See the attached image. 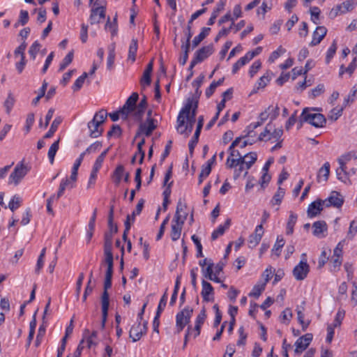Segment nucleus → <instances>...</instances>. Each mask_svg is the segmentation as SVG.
I'll list each match as a JSON object with an SVG mask.
<instances>
[{
	"mask_svg": "<svg viewBox=\"0 0 357 357\" xmlns=\"http://www.w3.org/2000/svg\"><path fill=\"white\" fill-rule=\"evenodd\" d=\"M107 114L106 110L102 109L96 112L93 119L88 123L87 126L91 137L96 138L102 135L103 132L102 125L106 121Z\"/></svg>",
	"mask_w": 357,
	"mask_h": 357,
	"instance_id": "obj_1",
	"label": "nucleus"
},
{
	"mask_svg": "<svg viewBox=\"0 0 357 357\" xmlns=\"http://www.w3.org/2000/svg\"><path fill=\"white\" fill-rule=\"evenodd\" d=\"M198 107V100H194L192 98H188L184 107L180 111L176 122L178 123V128L184 126L185 117L195 119L197 109Z\"/></svg>",
	"mask_w": 357,
	"mask_h": 357,
	"instance_id": "obj_2",
	"label": "nucleus"
},
{
	"mask_svg": "<svg viewBox=\"0 0 357 357\" xmlns=\"http://www.w3.org/2000/svg\"><path fill=\"white\" fill-rule=\"evenodd\" d=\"M301 123L307 122L316 128H322L326 123L325 116L320 113H312L309 108H305L300 116Z\"/></svg>",
	"mask_w": 357,
	"mask_h": 357,
	"instance_id": "obj_3",
	"label": "nucleus"
},
{
	"mask_svg": "<svg viewBox=\"0 0 357 357\" xmlns=\"http://www.w3.org/2000/svg\"><path fill=\"white\" fill-rule=\"evenodd\" d=\"M29 171V169L24 163V160L20 162L16 165L13 171L10 174L8 178V184L13 183L15 185H17L28 174Z\"/></svg>",
	"mask_w": 357,
	"mask_h": 357,
	"instance_id": "obj_4",
	"label": "nucleus"
},
{
	"mask_svg": "<svg viewBox=\"0 0 357 357\" xmlns=\"http://www.w3.org/2000/svg\"><path fill=\"white\" fill-rule=\"evenodd\" d=\"M192 312L193 309L189 306H186L176 314V327L177 333H180L185 326L189 324Z\"/></svg>",
	"mask_w": 357,
	"mask_h": 357,
	"instance_id": "obj_5",
	"label": "nucleus"
},
{
	"mask_svg": "<svg viewBox=\"0 0 357 357\" xmlns=\"http://www.w3.org/2000/svg\"><path fill=\"white\" fill-rule=\"evenodd\" d=\"M301 260L293 269V275L297 280H303L310 272V266L307 263L306 255H301Z\"/></svg>",
	"mask_w": 357,
	"mask_h": 357,
	"instance_id": "obj_6",
	"label": "nucleus"
},
{
	"mask_svg": "<svg viewBox=\"0 0 357 357\" xmlns=\"http://www.w3.org/2000/svg\"><path fill=\"white\" fill-rule=\"evenodd\" d=\"M226 165L228 168H235L234 177L235 179L238 178L241 174L246 171L245 157L240 158H227Z\"/></svg>",
	"mask_w": 357,
	"mask_h": 357,
	"instance_id": "obj_7",
	"label": "nucleus"
},
{
	"mask_svg": "<svg viewBox=\"0 0 357 357\" xmlns=\"http://www.w3.org/2000/svg\"><path fill=\"white\" fill-rule=\"evenodd\" d=\"M147 321H144L142 324L140 321L135 323L130 328L129 336L133 342H137L146 333L147 331Z\"/></svg>",
	"mask_w": 357,
	"mask_h": 357,
	"instance_id": "obj_8",
	"label": "nucleus"
},
{
	"mask_svg": "<svg viewBox=\"0 0 357 357\" xmlns=\"http://www.w3.org/2000/svg\"><path fill=\"white\" fill-rule=\"evenodd\" d=\"M343 196L337 191H332L330 196L323 201L325 207L333 206L335 208H340L344 204Z\"/></svg>",
	"mask_w": 357,
	"mask_h": 357,
	"instance_id": "obj_9",
	"label": "nucleus"
},
{
	"mask_svg": "<svg viewBox=\"0 0 357 357\" xmlns=\"http://www.w3.org/2000/svg\"><path fill=\"white\" fill-rule=\"evenodd\" d=\"M94 6L97 7L93 8L91 10L89 21L91 24H98L105 17V8L103 6H98V1L94 3Z\"/></svg>",
	"mask_w": 357,
	"mask_h": 357,
	"instance_id": "obj_10",
	"label": "nucleus"
},
{
	"mask_svg": "<svg viewBox=\"0 0 357 357\" xmlns=\"http://www.w3.org/2000/svg\"><path fill=\"white\" fill-rule=\"evenodd\" d=\"M156 120L152 118H147L145 123L140 124L139 132L136 134V139L140 133H144L146 136H150L153 131L157 128Z\"/></svg>",
	"mask_w": 357,
	"mask_h": 357,
	"instance_id": "obj_11",
	"label": "nucleus"
},
{
	"mask_svg": "<svg viewBox=\"0 0 357 357\" xmlns=\"http://www.w3.org/2000/svg\"><path fill=\"white\" fill-rule=\"evenodd\" d=\"M312 333H307L300 337L295 342V354H299L305 350L312 342Z\"/></svg>",
	"mask_w": 357,
	"mask_h": 357,
	"instance_id": "obj_12",
	"label": "nucleus"
},
{
	"mask_svg": "<svg viewBox=\"0 0 357 357\" xmlns=\"http://www.w3.org/2000/svg\"><path fill=\"white\" fill-rule=\"evenodd\" d=\"M245 25V20H241L237 24L231 22L229 28H222L221 30L219 31V32L218 33L217 36L215 38V41L218 42L220 38L227 36L229 33V32H231V29H234V32L236 33L237 31H240L243 27H244Z\"/></svg>",
	"mask_w": 357,
	"mask_h": 357,
	"instance_id": "obj_13",
	"label": "nucleus"
},
{
	"mask_svg": "<svg viewBox=\"0 0 357 357\" xmlns=\"http://www.w3.org/2000/svg\"><path fill=\"white\" fill-rule=\"evenodd\" d=\"M264 228L262 224L257 225L255 229V232L250 235L248 239V245L253 248L256 247L260 242L264 234Z\"/></svg>",
	"mask_w": 357,
	"mask_h": 357,
	"instance_id": "obj_14",
	"label": "nucleus"
},
{
	"mask_svg": "<svg viewBox=\"0 0 357 357\" xmlns=\"http://www.w3.org/2000/svg\"><path fill=\"white\" fill-rule=\"evenodd\" d=\"M202 290L201 295L204 301L209 302L214 301V289L211 283L203 280L202 282Z\"/></svg>",
	"mask_w": 357,
	"mask_h": 357,
	"instance_id": "obj_15",
	"label": "nucleus"
},
{
	"mask_svg": "<svg viewBox=\"0 0 357 357\" xmlns=\"http://www.w3.org/2000/svg\"><path fill=\"white\" fill-rule=\"evenodd\" d=\"M184 222L173 218L170 231V237L173 241H176L180 238Z\"/></svg>",
	"mask_w": 357,
	"mask_h": 357,
	"instance_id": "obj_16",
	"label": "nucleus"
},
{
	"mask_svg": "<svg viewBox=\"0 0 357 357\" xmlns=\"http://www.w3.org/2000/svg\"><path fill=\"white\" fill-rule=\"evenodd\" d=\"M327 33V29L324 26H319L313 32L312 40L310 43V46L317 45L324 38Z\"/></svg>",
	"mask_w": 357,
	"mask_h": 357,
	"instance_id": "obj_17",
	"label": "nucleus"
},
{
	"mask_svg": "<svg viewBox=\"0 0 357 357\" xmlns=\"http://www.w3.org/2000/svg\"><path fill=\"white\" fill-rule=\"evenodd\" d=\"M323 201L324 200L317 199L308 206L307 213L309 218L315 217L321 213L323 210Z\"/></svg>",
	"mask_w": 357,
	"mask_h": 357,
	"instance_id": "obj_18",
	"label": "nucleus"
},
{
	"mask_svg": "<svg viewBox=\"0 0 357 357\" xmlns=\"http://www.w3.org/2000/svg\"><path fill=\"white\" fill-rule=\"evenodd\" d=\"M214 52V47L213 44H210L207 46L202 47L199 50H198L195 56L197 57L198 61L201 62L204 59L208 58L210 55H211Z\"/></svg>",
	"mask_w": 357,
	"mask_h": 357,
	"instance_id": "obj_19",
	"label": "nucleus"
},
{
	"mask_svg": "<svg viewBox=\"0 0 357 357\" xmlns=\"http://www.w3.org/2000/svg\"><path fill=\"white\" fill-rule=\"evenodd\" d=\"M186 204L184 203L181 199L178 200L176 206V213L174 217V219L178 220L180 221L185 222L188 213L185 211Z\"/></svg>",
	"mask_w": 357,
	"mask_h": 357,
	"instance_id": "obj_20",
	"label": "nucleus"
},
{
	"mask_svg": "<svg viewBox=\"0 0 357 357\" xmlns=\"http://www.w3.org/2000/svg\"><path fill=\"white\" fill-rule=\"evenodd\" d=\"M196 119H191L189 117H185L184 119V126L183 128H178V123H177L176 129L181 134H186L188 136L192 131L194 124Z\"/></svg>",
	"mask_w": 357,
	"mask_h": 357,
	"instance_id": "obj_21",
	"label": "nucleus"
},
{
	"mask_svg": "<svg viewBox=\"0 0 357 357\" xmlns=\"http://www.w3.org/2000/svg\"><path fill=\"white\" fill-rule=\"evenodd\" d=\"M113 273H105V278L104 281V291L101 296V301L109 302V296L108 289L112 287V279Z\"/></svg>",
	"mask_w": 357,
	"mask_h": 357,
	"instance_id": "obj_22",
	"label": "nucleus"
},
{
	"mask_svg": "<svg viewBox=\"0 0 357 357\" xmlns=\"http://www.w3.org/2000/svg\"><path fill=\"white\" fill-rule=\"evenodd\" d=\"M231 224V220L227 219L224 225H219L218 227L215 229L211 234V240L215 241L220 236H222L224 234L226 229H229Z\"/></svg>",
	"mask_w": 357,
	"mask_h": 357,
	"instance_id": "obj_23",
	"label": "nucleus"
},
{
	"mask_svg": "<svg viewBox=\"0 0 357 357\" xmlns=\"http://www.w3.org/2000/svg\"><path fill=\"white\" fill-rule=\"evenodd\" d=\"M125 173V168L123 165H119L116 166V169L113 172L112 174V178L113 180V182L115 183V185H119L121 183L123 176Z\"/></svg>",
	"mask_w": 357,
	"mask_h": 357,
	"instance_id": "obj_24",
	"label": "nucleus"
},
{
	"mask_svg": "<svg viewBox=\"0 0 357 357\" xmlns=\"http://www.w3.org/2000/svg\"><path fill=\"white\" fill-rule=\"evenodd\" d=\"M313 227V234L315 236L319 237L321 234L327 231V225L325 221L324 220H319L316 221L312 225Z\"/></svg>",
	"mask_w": 357,
	"mask_h": 357,
	"instance_id": "obj_25",
	"label": "nucleus"
},
{
	"mask_svg": "<svg viewBox=\"0 0 357 357\" xmlns=\"http://www.w3.org/2000/svg\"><path fill=\"white\" fill-rule=\"evenodd\" d=\"M104 262L107 265L106 273H113L114 257L112 250H104Z\"/></svg>",
	"mask_w": 357,
	"mask_h": 357,
	"instance_id": "obj_26",
	"label": "nucleus"
},
{
	"mask_svg": "<svg viewBox=\"0 0 357 357\" xmlns=\"http://www.w3.org/2000/svg\"><path fill=\"white\" fill-rule=\"evenodd\" d=\"M329 173L330 164L328 162H326L319 170V173L317 175L318 182H320L321 180H323L324 181H326L328 178Z\"/></svg>",
	"mask_w": 357,
	"mask_h": 357,
	"instance_id": "obj_27",
	"label": "nucleus"
},
{
	"mask_svg": "<svg viewBox=\"0 0 357 357\" xmlns=\"http://www.w3.org/2000/svg\"><path fill=\"white\" fill-rule=\"evenodd\" d=\"M211 28L204 27L199 34L194 38L192 40V48L196 47L209 34Z\"/></svg>",
	"mask_w": 357,
	"mask_h": 357,
	"instance_id": "obj_28",
	"label": "nucleus"
},
{
	"mask_svg": "<svg viewBox=\"0 0 357 357\" xmlns=\"http://www.w3.org/2000/svg\"><path fill=\"white\" fill-rule=\"evenodd\" d=\"M337 177L339 180L342 181L344 183H347L349 181L351 183L350 180L349 179V176H350V172H347V166H341L336 169Z\"/></svg>",
	"mask_w": 357,
	"mask_h": 357,
	"instance_id": "obj_29",
	"label": "nucleus"
},
{
	"mask_svg": "<svg viewBox=\"0 0 357 357\" xmlns=\"http://www.w3.org/2000/svg\"><path fill=\"white\" fill-rule=\"evenodd\" d=\"M245 169L246 171L244 173V176L248 174V170L252 166V165L256 162L257 159V155L255 152H250L245 155Z\"/></svg>",
	"mask_w": 357,
	"mask_h": 357,
	"instance_id": "obj_30",
	"label": "nucleus"
},
{
	"mask_svg": "<svg viewBox=\"0 0 357 357\" xmlns=\"http://www.w3.org/2000/svg\"><path fill=\"white\" fill-rule=\"evenodd\" d=\"M138 48V43L137 39H132L129 46L128 59L134 62L136 59V54Z\"/></svg>",
	"mask_w": 357,
	"mask_h": 357,
	"instance_id": "obj_31",
	"label": "nucleus"
},
{
	"mask_svg": "<svg viewBox=\"0 0 357 357\" xmlns=\"http://www.w3.org/2000/svg\"><path fill=\"white\" fill-rule=\"evenodd\" d=\"M285 190L284 188L279 187L278 191L273 195L271 204L272 205H280L284 198Z\"/></svg>",
	"mask_w": 357,
	"mask_h": 357,
	"instance_id": "obj_32",
	"label": "nucleus"
},
{
	"mask_svg": "<svg viewBox=\"0 0 357 357\" xmlns=\"http://www.w3.org/2000/svg\"><path fill=\"white\" fill-rule=\"evenodd\" d=\"M61 121H62V119L60 116L55 118L51 125V127H50L49 131L45 135L44 137L45 138L52 137L54 135V132L56 131V130H57L59 126L61 124Z\"/></svg>",
	"mask_w": 357,
	"mask_h": 357,
	"instance_id": "obj_33",
	"label": "nucleus"
},
{
	"mask_svg": "<svg viewBox=\"0 0 357 357\" xmlns=\"http://www.w3.org/2000/svg\"><path fill=\"white\" fill-rule=\"evenodd\" d=\"M114 218V206L110 207V210L108 215V227L109 231L107 232H112V234H116L118 231V227L116 224L113 222Z\"/></svg>",
	"mask_w": 357,
	"mask_h": 357,
	"instance_id": "obj_34",
	"label": "nucleus"
},
{
	"mask_svg": "<svg viewBox=\"0 0 357 357\" xmlns=\"http://www.w3.org/2000/svg\"><path fill=\"white\" fill-rule=\"evenodd\" d=\"M297 218H298V216L296 214H295L292 212L290 213V215L289 217V220L287 224V234L290 235V234H293L294 227L296 223Z\"/></svg>",
	"mask_w": 357,
	"mask_h": 357,
	"instance_id": "obj_35",
	"label": "nucleus"
},
{
	"mask_svg": "<svg viewBox=\"0 0 357 357\" xmlns=\"http://www.w3.org/2000/svg\"><path fill=\"white\" fill-rule=\"evenodd\" d=\"M115 59V45L112 44L108 47V56L107 60V67L108 69H111L114 65Z\"/></svg>",
	"mask_w": 357,
	"mask_h": 357,
	"instance_id": "obj_36",
	"label": "nucleus"
},
{
	"mask_svg": "<svg viewBox=\"0 0 357 357\" xmlns=\"http://www.w3.org/2000/svg\"><path fill=\"white\" fill-rule=\"evenodd\" d=\"M73 187V184L70 183L68 178L63 179L59 185V188L56 195V199H59L64 193V191L67 187Z\"/></svg>",
	"mask_w": 357,
	"mask_h": 357,
	"instance_id": "obj_37",
	"label": "nucleus"
},
{
	"mask_svg": "<svg viewBox=\"0 0 357 357\" xmlns=\"http://www.w3.org/2000/svg\"><path fill=\"white\" fill-rule=\"evenodd\" d=\"M265 287L266 282H261L255 284L253 287L252 291L249 294V296L258 298L261 294L262 291L265 289Z\"/></svg>",
	"mask_w": 357,
	"mask_h": 357,
	"instance_id": "obj_38",
	"label": "nucleus"
},
{
	"mask_svg": "<svg viewBox=\"0 0 357 357\" xmlns=\"http://www.w3.org/2000/svg\"><path fill=\"white\" fill-rule=\"evenodd\" d=\"M59 140L54 142L49 149L48 158L51 164L54 163L55 155L59 149Z\"/></svg>",
	"mask_w": 357,
	"mask_h": 357,
	"instance_id": "obj_39",
	"label": "nucleus"
},
{
	"mask_svg": "<svg viewBox=\"0 0 357 357\" xmlns=\"http://www.w3.org/2000/svg\"><path fill=\"white\" fill-rule=\"evenodd\" d=\"M344 108L343 105L340 107H335L331 109L328 115V117L331 121H336L340 116H342Z\"/></svg>",
	"mask_w": 357,
	"mask_h": 357,
	"instance_id": "obj_40",
	"label": "nucleus"
},
{
	"mask_svg": "<svg viewBox=\"0 0 357 357\" xmlns=\"http://www.w3.org/2000/svg\"><path fill=\"white\" fill-rule=\"evenodd\" d=\"M250 61V59L248 58L246 55L240 58L234 65L232 67V73L236 74L238 70L243 66H245L246 63H248Z\"/></svg>",
	"mask_w": 357,
	"mask_h": 357,
	"instance_id": "obj_41",
	"label": "nucleus"
},
{
	"mask_svg": "<svg viewBox=\"0 0 357 357\" xmlns=\"http://www.w3.org/2000/svg\"><path fill=\"white\" fill-rule=\"evenodd\" d=\"M102 305V323L101 328L103 329L107 318L109 302L101 301Z\"/></svg>",
	"mask_w": 357,
	"mask_h": 357,
	"instance_id": "obj_42",
	"label": "nucleus"
},
{
	"mask_svg": "<svg viewBox=\"0 0 357 357\" xmlns=\"http://www.w3.org/2000/svg\"><path fill=\"white\" fill-rule=\"evenodd\" d=\"M357 94V85H354L349 94L344 98V102L342 105L346 107L349 103H351L354 101L356 96Z\"/></svg>",
	"mask_w": 357,
	"mask_h": 357,
	"instance_id": "obj_43",
	"label": "nucleus"
},
{
	"mask_svg": "<svg viewBox=\"0 0 357 357\" xmlns=\"http://www.w3.org/2000/svg\"><path fill=\"white\" fill-rule=\"evenodd\" d=\"M40 47L41 45L38 40L33 42V43L30 46L29 49V54L33 60L36 59V55L40 51Z\"/></svg>",
	"mask_w": 357,
	"mask_h": 357,
	"instance_id": "obj_44",
	"label": "nucleus"
},
{
	"mask_svg": "<svg viewBox=\"0 0 357 357\" xmlns=\"http://www.w3.org/2000/svg\"><path fill=\"white\" fill-rule=\"evenodd\" d=\"M73 52L71 51L68 53V54L65 56V58L62 60L61 63H60L59 70L63 71L65 70V68L73 61Z\"/></svg>",
	"mask_w": 357,
	"mask_h": 357,
	"instance_id": "obj_45",
	"label": "nucleus"
},
{
	"mask_svg": "<svg viewBox=\"0 0 357 357\" xmlns=\"http://www.w3.org/2000/svg\"><path fill=\"white\" fill-rule=\"evenodd\" d=\"M354 0H347L344 1L342 4L337 5L338 6H341V13H346L349 11H351L354 9L355 6Z\"/></svg>",
	"mask_w": 357,
	"mask_h": 357,
	"instance_id": "obj_46",
	"label": "nucleus"
},
{
	"mask_svg": "<svg viewBox=\"0 0 357 357\" xmlns=\"http://www.w3.org/2000/svg\"><path fill=\"white\" fill-rule=\"evenodd\" d=\"M88 77V73H84L80 77H79L75 82L72 89L74 91H79L83 86L86 78Z\"/></svg>",
	"mask_w": 357,
	"mask_h": 357,
	"instance_id": "obj_47",
	"label": "nucleus"
},
{
	"mask_svg": "<svg viewBox=\"0 0 357 357\" xmlns=\"http://www.w3.org/2000/svg\"><path fill=\"white\" fill-rule=\"evenodd\" d=\"M113 234L106 231L104 235V250H112Z\"/></svg>",
	"mask_w": 357,
	"mask_h": 357,
	"instance_id": "obj_48",
	"label": "nucleus"
},
{
	"mask_svg": "<svg viewBox=\"0 0 357 357\" xmlns=\"http://www.w3.org/2000/svg\"><path fill=\"white\" fill-rule=\"evenodd\" d=\"M139 98V95L137 93L134 92L131 94V96L127 99L125 102L126 107H130L135 110L136 107V103Z\"/></svg>",
	"mask_w": 357,
	"mask_h": 357,
	"instance_id": "obj_49",
	"label": "nucleus"
},
{
	"mask_svg": "<svg viewBox=\"0 0 357 357\" xmlns=\"http://www.w3.org/2000/svg\"><path fill=\"white\" fill-rule=\"evenodd\" d=\"M337 50V43L335 40L333 42L330 47L328 48L326 56V63H329L332 58L334 56Z\"/></svg>",
	"mask_w": 357,
	"mask_h": 357,
	"instance_id": "obj_50",
	"label": "nucleus"
},
{
	"mask_svg": "<svg viewBox=\"0 0 357 357\" xmlns=\"http://www.w3.org/2000/svg\"><path fill=\"white\" fill-rule=\"evenodd\" d=\"M191 239H192V241H193V243H195V245H196V248H197L196 257L197 258L202 257L204 255H203V252H202V245L201 244L200 240L195 234L191 236Z\"/></svg>",
	"mask_w": 357,
	"mask_h": 357,
	"instance_id": "obj_51",
	"label": "nucleus"
},
{
	"mask_svg": "<svg viewBox=\"0 0 357 357\" xmlns=\"http://www.w3.org/2000/svg\"><path fill=\"white\" fill-rule=\"evenodd\" d=\"M151 73L144 71L142 77L140 79L142 89L144 90L146 86H149L151 83Z\"/></svg>",
	"mask_w": 357,
	"mask_h": 357,
	"instance_id": "obj_52",
	"label": "nucleus"
},
{
	"mask_svg": "<svg viewBox=\"0 0 357 357\" xmlns=\"http://www.w3.org/2000/svg\"><path fill=\"white\" fill-rule=\"evenodd\" d=\"M214 266V264L213 263L211 259H209V263L206 268H202V273L204 276L207 279H211V277L213 275V268Z\"/></svg>",
	"mask_w": 357,
	"mask_h": 357,
	"instance_id": "obj_53",
	"label": "nucleus"
},
{
	"mask_svg": "<svg viewBox=\"0 0 357 357\" xmlns=\"http://www.w3.org/2000/svg\"><path fill=\"white\" fill-rule=\"evenodd\" d=\"M292 317V312L290 308H286L280 314L281 321L284 324H288Z\"/></svg>",
	"mask_w": 357,
	"mask_h": 357,
	"instance_id": "obj_54",
	"label": "nucleus"
},
{
	"mask_svg": "<svg viewBox=\"0 0 357 357\" xmlns=\"http://www.w3.org/2000/svg\"><path fill=\"white\" fill-rule=\"evenodd\" d=\"M260 126V123H250L248 126L246 127L245 130L243 131L244 135L243 137H250V135H251V133H254V135H255V130Z\"/></svg>",
	"mask_w": 357,
	"mask_h": 357,
	"instance_id": "obj_55",
	"label": "nucleus"
},
{
	"mask_svg": "<svg viewBox=\"0 0 357 357\" xmlns=\"http://www.w3.org/2000/svg\"><path fill=\"white\" fill-rule=\"evenodd\" d=\"M167 301V292L165 291L162 298H160L155 314H157L158 316H160L161 313L162 312L166 306Z\"/></svg>",
	"mask_w": 357,
	"mask_h": 357,
	"instance_id": "obj_56",
	"label": "nucleus"
},
{
	"mask_svg": "<svg viewBox=\"0 0 357 357\" xmlns=\"http://www.w3.org/2000/svg\"><path fill=\"white\" fill-rule=\"evenodd\" d=\"M15 103V98L11 93H9L6 100L4 102V107L6 109L7 114L11 111Z\"/></svg>",
	"mask_w": 357,
	"mask_h": 357,
	"instance_id": "obj_57",
	"label": "nucleus"
},
{
	"mask_svg": "<svg viewBox=\"0 0 357 357\" xmlns=\"http://www.w3.org/2000/svg\"><path fill=\"white\" fill-rule=\"evenodd\" d=\"M238 333H239V339L236 342V344L238 346H243L246 344V339L248 337L247 333L244 331V327L241 326L238 328Z\"/></svg>",
	"mask_w": 357,
	"mask_h": 357,
	"instance_id": "obj_58",
	"label": "nucleus"
},
{
	"mask_svg": "<svg viewBox=\"0 0 357 357\" xmlns=\"http://www.w3.org/2000/svg\"><path fill=\"white\" fill-rule=\"evenodd\" d=\"M21 204V199L19 196L15 195L12 199L10 201L8 204L9 208L14 211L17 208H18L20 206Z\"/></svg>",
	"mask_w": 357,
	"mask_h": 357,
	"instance_id": "obj_59",
	"label": "nucleus"
},
{
	"mask_svg": "<svg viewBox=\"0 0 357 357\" xmlns=\"http://www.w3.org/2000/svg\"><path fill=\"white\" fill-rule=\"evenodd\" d=\"M345 311L342 309H339L334 320L333 324H332L335 327L340 326L342 324V321L344 317Z\"/></svg>",
	"mask_w": 357,
	"mask_h": 357,
	"instance_id": "obj_60",
	"label": "nucleus"
},
{
	"mask_svg": "<svg viewBox=\"0 0 357 357\" xmlns=\"http://www.w3.org/2000/svg\"><path fill=\"white\" fill-rule=\"evenodd\" d=\"M331 262L332 263V271L336 272L339 270L340 266L342 263V257H339V256H332Z\"/></svg>",
	"mask_w": 357,
	"mask_h": 357,
	"instance_id": "obj_61",
	"label": "nucleus"
},
{
	"mask_svg": "<svg viewBox=\"0 0 357 357\" xmlns=\"http://www.w3.org/2000/svg\"><path fill=\"white\" fill-rule=\"evenodd\" d=\"M284 245V240L279 237L277 238V241L274 245L273 248L272 249V251L278 257L280 255V250Z\"/></svg>",
	"mask_w": 357,
	"mask_h": 357,
	"instance_id": "obj_62",
	"label": "nucleus"
},
{
	"mask_svg": "<svg viewBox=\"0 0 357 357\" xmlns=\"http://www.w3.org/2000/svg\"><path fill=\"white\" fill-rule=\"evenodd\" d=\"M29 20V15L27 10H21L18 18L19 23L21 26L26 25Z\"/></svg>",
	"mask_w": 357,
	"mask_h": 357,
	"instance_id": "obj_63",
	"label": "nucleus"
},
{
	"mask_svg": "<svg viewBox=\"0 0 357 357\" xmlns=\"http://www.w3.org/2000/svg\"><path fill=\"white\" fill-rule=\"evenodd\" d=\"M121 132H122V130L119 126L112 125L111 130L108 131L107 135L108 137H111L113 136L118 137L121 136Z\"/></svg>",
	"mask_w": 357,
	"mask_h": 357,
	"instance_id": "obj_64",
	"label": "nucleus"
}]
</instances>
